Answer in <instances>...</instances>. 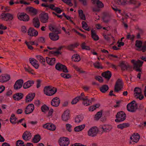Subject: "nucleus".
<instances>
[{
    "label": "nucleus",
    "instance_id": "13d9d810",
    "mask_svg": "<svg viewBox=\"0 0 146 146\" xmlns=\"http://www.w3.org/2000/svg\"><path fill=\"white\" fill-rule=\"evenodd\" d=\"M127 1V0H117V3L119 5H124Z\"/></svg>",
    "mask_w": 146,
    "mask_h": 146
},
{
    "label": "nucleus",
    "instance_id": "473e14b6",
    "mask_svg": "<svg viewBox=\"0 0 146 146\" xmlns=\"http://www.w3.org/2000/svg\"><path fill=\"white\" fill-rule=\"evenodd\" d=\"M33 23L34 26L38 28L40 26V22L38 19L37 17L33 18Z\"/></svg>",
    "mask_w": 146,
    "mask_h": 146
},
{
    "label": "nucleus",
    "instance_id": "4d7b16f0",
    "mask_svg": "<svg viewBox=\"0 0 146 146\" xmlns=\"http://www.w3.org/2000/svg\"><path fill=\"white\" fill-rule=\"evenodd\" d=\"M64 3H66L70 6H72L73 5V4L71 2V0H62Z\"/></svg>",
    "mask_w": 146,
    "mask_h": 146
},
{
    "label": "nucleus",
    "instance_id": "f3484780",
    "mask_svg": "<svg viewBox=\"0 0 146 146\" xmlns=\"http://www.w3.org/2000/svg\"><path fill=\"white\" fill-rule=\"evenodd\" d=\"M31 133L27 131L25 132L22 135L23 139L25 141L29 140L31 139Z\"/></svg>",
    "mask_w": 146,
    "mask_h": 146
},
{
    "label": "nucleus",
    "instance_id": "de8ad7c7",
    "mask_svg": "<svg viewBox=\"0 0 146 146\" xmlns=\"http://www.w3.org/2000/svg\"><path fill=\"white\" fill-rule=\"evenodd\" d=\"M86 43L85 42L82 43L81 45V47L82 49H85L87 50H90V48L89 46L86 45Z\"/></svg>",
    "mask_w": 146,
    "mask_h": 146
},
{
    "label": "nucleus",
    "instance_id": "7c9ffc66",
    "mask_svg": "<svg viewBox=\"0 0 146 146\" xmlns=\"http://www.w3.org/2000/svg\"><path fill=\"white\" fill-rule=\"evenodd\" d=\"M128 64L127 63H125V61H123L120 63L119 66L121 68V70L124 71L127 68Z\"/></svg>",
    "mask_w": 146,
    "mask_h": 146
},
{
    "label": "nucleus",
    "instance_id": "052dcab7",
    "mask_svg": "<svg viewBox=\"0 0 146 146\" xmlns=\"http://www.w3.org/2000/svg\"><path fill=\"white\" fill-rule=\"evenodd\" d=\"M66 130L69 132H71L72 131L71 128L72 127V126L70 124L68 123L66 124Z\"/></svg>",
    "mask_w": 146,
    "mask_h": 146
},
{
    "label": "nucleus",
    "instance_id": "49530a36",
    "mask_svg": "<svg viewBox=\"0 0 146 146\" xmlns=\"http://www.w3.org/2000/svg\"><path fill=\"white\" fill-rule=\"evenodd\" d=\"M134 96H135V95H140V94H141V90L140 88H138L136 87L135 88L134 90Z\"/></svg>",
    "mask_w": 146,
    "mask_h": 146
},
{
    "label": "nucleus",
    "instance_id": "ddd939ff",
    "mask_svg": "<svg viewBox=\"0 0 146 146\" xmlns=\"http://www.w3.org/2000/svg\"><path fill=\"white\" fill-rule=\"evenodd\" d=\"M23 83V80L22 79H20L17 81L14 85V88L15 90L21 88Z\"/></svg>",
    "mask_w": 146,
    "mask_h": 146
},
{
    "label": "nucleus",
    "instance_id": "2eb2a0df",
    "mask_svg": "<svg viewBox=\"0 0 146 146\" xmlns=\"http://www.w3.org/2000/svg\"><path fill=\"white\" fill-rule=\"evenodd\" d=\"M140 138V135L137 133H134L132 135L130 139L132 142L137 143Z\"/></svg>",
    "mask_w": 146,
    "mask_h": 146
},
{
    "label": "nucleus",
    "instance_id": "bf43d9fd",
    "mask_svg": "<svg viewBox=\"0 0 146 146\" xmlns=\"http://www.w3.org/2000/svg\"><path fill=\"white\" fill-rule=\"evenodd\" d=\"M141 50L143 52H145L146 51V41L143 43V45H142Z\"/></svg>",
    "mask_w": 146,
    "mask_h": 146
},
{
    "label": "nucleus",
    "instance_id": "412c9836",
    "mask_svg": "<svg viewBox=\"0 0 146 146\" xmlns=\"http://www.w3.org/2000/svg\"><path fill=\"white\" fill-rule=\"evenodd\" d=\"M102 76L103 77H104L105 78L107 79L108 80H109L111 76V74L110 71L108 70L104 72H103L102 74Z\"/></svg>",
    "mask_w": 146,
    "mask_h": 146
},
{
    "label": "nucleus",
    "instance_id": "72a5a7b5",
    "mask_svg": "<svg viewBox=\"0 0 146 146\" xmlns=\"http://www.w3.org/2000/svg\"><path fill=\"white\" fill-rule=\"evenodd\" d=\"M3 14L5 15L4 18L5 19V20L6 21L8 20H11L13 19V15L12 14L9 13H3Z\"/></svg>",
    "mask_w": 146,
    "mask_h": 146
},
{
    "label": "nucleus",
    "instance_id": "5fc2aeb1",
    "mask_svg": "<svg viewBox=\"0 0 146 146\" xmlns=\"http://www.w3.org/2000/svg\"><path fill=\"white\" fill-rule=\"evenodd\" d=\"M45 38H44L42 37H39L37 39V42H41L44 43L45 42Z\"/></svg>",
    "mask_w": 146,
    "mask_h": 146
},
{
    "label": "nucleus",
    "instance_id": "338daca9",
    "mask_svg": "<svg viewBox=\"0 0 146 146\" xmlns=\"http://www.w3.org/2000/svg\"><path fill=\"white\" fill-rule=\"evenodd\" d=\"M73 30L74 31L76 32V33H77L79 35L81 36L82 37L85 38L86 37V36L85 35L82 34L80 33H79L75 29H73Z\"/></svg>",
    "mask_w": 146,
    "mask_h": 146
},
{
    "label": "nucleus",
    "instance_id": "5701e85b",
    "mask_svg": "<svg viewBox=\"0 0 146 146\" xmlns=\"http://www.w3.org/2000/svg\"><path fill=\"white\" fill-rule=\"evenodd\" d=\"M10 78L9 75L5 74L3 76H0V82H5L8 81Z\"/></svg>",
    "mask_w": 146,
    "mask_h": 146
},
{
    "label": "nucleus",
    "instance_id": "423d86ee",
    "mask_svg": "<svg viewBox=\"0 0 146 146\" xmlns=\"http://www.w3.org/2000/svg\"><path fill=\"white\" fill-rule=\"evenodd\" d=\"M56 69L59 71H62L64 73H68V71L66 66L60 63H58L55 65Z\"/></svg>",
    "mask_w": 146,
    "mask_h": 146
},
{
    "label": "nucleus",
    "instance_id": "aec40b11",
    "mask_svg": "<svg viewBox=\"0 0 146 146\" xmlns=\"http://www.w3.org/2000/svg\"><path fill=\"white\" fill-rule=\"evenodd\" d=\"M102 129L103 132H108L111 130L112 127L110 125H105L102 126Z\"/></svg>",
    "mask_w": 146,
    "mask_h": 146
},
{
    "label": "nucleus",
    "instance_id": "e433bc0d",
    "mask_svg": "<svg viewBox=\"0 0 146 146\" xmlns=\"http://www.w3.org/2000/svg\"><path fill=\"white\" fill-rule=\"evenodd\" d=\"M109 88L108 85H104L100 88V90L102 93H105L109 89Z\"/></svg>",
    "mask_w": 146,
    "mask_h": 146
},
{
    "label": "nucleus",
    "instance_id": "774afa93",
    "mask_svg": "<svg viewBox=\"0 0 146 146\" xmlns=\"http://www.w3.org/2000/svg\"><path fill=\"white\" fill-rule=\"evenodd\" d=\"M48 8L51 9L52 10H54L55 9V5L53 4H50L48 5Z\"/></svg>",
    "mask_w": 146,
    "mask_h": 146
},
{
    "label": "nucleus",
    "instance_id": "e2e57ef3",
    "mask_svg": "<svg viewBox=\"0 0 146 146\" xmlns=\"http://www.w3.org/2000/svg\"><path fill=\"white\" fill-rule=\"evenodd\" d=\"M78 98L76 97L73 99L71 102V104L73 105L76 104L79 101Z\"/></svg>",
    "mask_w": 146,
    "mask_h": 146
},
{
    "label": "nucleus",
    "instance_id": "a18cd8bd",
    "mask_svg": "<svg viewBox=\"0 0 146 146\" xmlns=\"http://www.w3.org/2000/svg\"><path fill=\"white\" fill-rule=\"evenodd\" d=\"M93 65L95 68L98 69H103V67L101 65L100 63L98 61H97L96 62L93 64Z\"/></svg>",
    "mask_w": 146,
    "mask_h": 146
},
{
    "label": "nucleus",
    "instance_id": "9d476101",
    "mask_svg": "<svg viewBox=\"0 0 146 146\" xmlns=\"http://www.w3.org/2000/svg\"><path fill=\"white\" fill-rule=\"evenodd\" d=\"M40 21L43 23H46L48 22L49 18L48 13L41 14L39 16Z\"/></svg>",
    "mask_w": 146,
    "mask_h": 146
},
{
    "label": "nucleus",
    "instance_id": "f8f14e48",
    "mask_svg": "<svg viewBox=\"0 0 146 146\" xmlns=\"http://www.w3.org/2000/svg\"><path fill=\"white\" fill-rule=\"evenodd\" d=\"M60 102V100L58 98L56 97L52 100L51 102V104L53 106L57 107L59 106Z\"/></svg>",
    "mask_w": 146,
    "mask_h": 146
},
{
    "label": "nucleus",
    "instance_id": "9b49d317",
    "mask_svg": "<svg viewBox=\"0 0 146 146\" xmlns=\"http://www.w3.org/2000/svg\"><path fill=\"white\" fill-rule=\"evenodd\" d=\"M34 109V106L33 104H29L26 107L25 113L26 114H29L33 112Z\"/></svg>",
    "mask_w": 146,
    "mask_h": 146
},
{
    "label": "nucleus",
    "instance_id": "cd10ccee",
    "mask_svg": "<svg viewBox=\"0 0 146 146\" xmlns=\"http://www.w3.org/2000/svg\"><path fill=\"white\" fill-rule=\"evenodd\" d=\"M78 46V44L76 43L74 44H71L66 46H65V48L70 50L72 51L74 48L77 47Z\"/></svg>",
    "mask_w": 146,
    "mask_h": 146
},
{
    "label": "nucleus",
    "instance_id": "39448f33",
    "mask_svg": "<svg viewBox=\"0 0 146 146\" xmlns=\"http://www.w3.org/2000/svg\"><path fill=\"white\" fill-rule=\"evenodd\" d=\"M123 84L122 80L119 78L117 80L114 86V91L118 92L123 88Z\"/></svg>",
    "mask_w": 146,
    "mask_h": 146
},
{
    "label": "nucleus",
    "instance_id": "79ce46f5",
    "mask_svg": "<svg viewBox=\"0 0 146 146\" xmlns=\"http://www.w3.org/2000/svg\"><path fill=\"white\" fill-rule=\"evenodd\" d=\"M17 118L15 117V115L14 114H12L10 118V121L12 124H15L17 122L16 121Z\"/></svg>",
    "mask_w": 146,
    "mask_h": 146
},
{
    "label": "nucleus",
    "instance_id": "a19ab883",
    "mask_svg": "<svg viewBox=\"0 0 146 146\" xmlns=\"http://www.w3.org/2000/svg\"><path fill=\"white\" fill-rule=\"evenodd\" d=\"M78 13L79 16L81 19L85 20H86V17L85 15L83 13V11L82 10H78Z\"/></svg>",
    "mask_w": 146,
    "mask_h": 146
},
{
    "label": "nucleus",
    "instance_id": "c756f323",
    "mask_svg": "<svg viewBox=\"0 0 146 146\" xmlns=\"http://www.w3.org/2000/svg\"><path fill=\"white\" fill-rule=\"evenodd\" d=\"M26 10L33 13L34 15H36L37 13V10L32 7H28L26 8Z\"/></svg>",
    "mask_w": 146,
    "mask_h": 146
},
{
    "label": "nucleus",
    "instance_id": "58836bf2",
    "mask_svg": "<svg viewBox=\"0 0 146 146\" xmlns=\"http://www.w3.org/2000/svg\"><path fill=\"white\" fill-rule=\"evenodd\" d=\"M41 139V137L39 134L35 135L33 139V142L35 143H37Z\"/></svg>",
    "mask_w": 146,
    "mask_h": 146
},
{
    "label": "nucleus",
    "instance_id": "6e6d98bb",
    "mask_svg": "<svg viewBox=\"0 0 146 146\" xmlns=\"http://www.w3.org/2000/svg\"><path fill=\"white\" fill-rule=\"evenodd\" d=\"M127 34L128 35L126 36L127 38L129 39L132 41H133L135 37L134 35H131L129 33H128Z\"/></svg>",
    "mask_w": 146,
    "mask_h": 146
},
{
    "label": "nucleus",
    "instance_id": "603ef678",
    "mask_svg": "<svg viewBox=\"0 0 146 146\" xmlns=\"http://www.w3.org/2000/svg\"><path fill=\"white\" fill-rule=\"evenodd\" d=\"M96 5L98 8H102L104 6L103 3L99 0L97 2V3Z\"/></svg>",
    "mask_w": 146,
    "mask_h": 146
},
{
    "label": "nucleus",
    "instance_id": "6e6552de",
    "mask_svg": "<svg viewBox=\"0 0 146 146\" xmlns=\"http://www.w3.org/2000/svg\"><path fill=\"white\" fill-rule=\"evenodd\" d=\"M98 132V129L96 127L91 128L88 131V134L90 136H96Z\"/></svg>",
    "mask_w": 146,
    "mask_h": 146
},
{
    "label": "nucleus",
    "instance_id": "3c124183",
    "mask_svg": "<svg viewBox=\"0 0 146 146\" xmlns=\"http://www.w3.org/2000/svg\"><path fill=\"white\" fill-rule=\"evenodd\" d=\"M24 142L21 140H18L16 142V146H25Z\"/></svg>",
    "mask_w": 146,
    "mask_h": 146
},
{
    "label": "nucleus",
    "instance_id": "a211bd4d",
    "mask_svg": "<svg viewBox=\"0 0 146 146\" xmlns=\"http://www.w3.org/2000/svg\"><path fill=\"white\" fill-rule=\"evenodd\" d=\"M43 127L44 128H46L52 131H54L56 128L55 126L54 125L50 123H46L44 125Z\"/></svg>",
    "mask_w": 146,
    "mask_h": 146
},
{
    "label": "nucleus",
    "instance_id": "0eeeda50",
    "mask_svg": "<svg viewBox=\"0 0 146 146\" xmlns=\"http://www.w3.org/2000/svg\"><path fill=\"white\" fill-rule=\"evenodd\" d=\"M69 142V139L67 137H61L59 140V143L60 146H68Z\"/></svg>",
    "mask_w": 146,
    "mask_h": 146
},
{
    "label": "nucleus",
    "instance_id": "f03ea898",
    "mask_svg": "<svg viewBox=\"0 0 146 146\" xmlns=\"http://www.w3.org/2000/svg\"><path fill=\"white\" fill-rule=\"evenodd\" d=\"M127 110L131 112H135L137 109V104L135 100L129 103L127 106Z\"/></svg>",
    "mask_w": 146,
    "mask_h": 146
},
{
    "label": "nucleus",
    "instance_id": "864d4df0",
    "mask_svg": "<svg viewBox=\"0 0 146 146\" xmlns=\"http://www.w3.org/2000/svg\"><path fill=\"white\" fill-rule=\"evenodd\" d=\"M42 111L44 112L45 111H48L49 110V108L46 105H44L41 106V108Z\"/></svg>",
    "mask_w": 146,
    "mask_h": 146
},
{
    "label": "nucleus",
    "instance_id": "ea45409f",
    "mask_svg": "<svg viewBox=\"0 0 146 146\" xmlns=\"http://www.w3.org/2000/svg\"><path fill=\"white\" fill-rule=\"evenodd\" d=\"M102 115V110H101L97 112L94 117L95 119L96 120H98L101 118Z\"/></svg>",
    "mask_w": 146,
    "mask_h": 146
},
{
    "label": "nucleus",
    "instance_id": "4c0bfd02",
    "mask_svg": "<svg viewBox=\"0 0 146 146\" xmlns=\"http://www.w3.org/2000/svg\"><path fill=\"white\" fill-rule=\"evenodd\" d=\"M72 60L75 62H78L80 60V58L79 55L75 54L73 55L72 56Z\"/></svg>",
    "mask_w": 146,
    "mask_h": 146
},
{
    "label": "nucleus",
    "instance_id": "c9c22d12",
    "mask_svg": "<svg viewBox=\"0 0 146 146\" xmlns=\"http://www.w3.org/2000/svg\"><path fill=\"white\" fill-rule=\"evenodd\" d=\"M36 57L37 59L42 63L44 66H45V59L42 56H36Z\"/></svg>",
    "mask_w": 146,
    "mask_h": 146
},
{
    "label": "nucleus",
    "instance_id": "2f4dec72",
    "mask_svg": "<svg viewBox=\"0 0 146 146\" xmlns=\"http://www.w3.org/2000/svg\"><path fill=\"white\" fill-rule=\"evenodd\" d=\"M110 15L108 13H104L103 17V22L106 23H107L109 21Z\"/></svg>",
    "mask_w": 146,
    "mask_h": 146
},
{
    "label": "nucleus",
    "instance_id": "4be33fe9",
    "mask_svg": "<svg viewBox=\"0 0 146 146\" xmlns=\"http://www.w3.org/2000/svg\"><path fill=\"white\" fill-rule=\"evenodd\" d=\"M23 96V94L21 93H17L13 95V98L14 99L17 101L21 99Z\"/></svg>",
    "mask_w": 146,
    "mask_h": 146
},
{
    "label": "nucleus",
    "instance_id": "a878e982",
    "mask_svg": "<svg viewBox=\"0 0 146 146\" xmlns=\"http://www.w3.org/2000/svg\"><path fill=\"white\" fill-rule=\"evenodd\" d=\"M30 62L35 68L37 69L39 67L38 64L36 63L37 62V60L34 58H29Z\"/></svg>",
    "mask_w": 146,
    "mask_h": 146
},
{
    "label": "nucleus",
    "instance_id": "6ab92c4d",
    "mask_svg": "<svg viewBox=\"0 0 146 146\" xmlns=\"http://www.w3.org/2000/svg\"><path fill=\"white\" fill-rule=\"evenodd\" d=\"M35 96V94L29 93L26 96L25 100L26 102H30L34 98Z\"/></svg>",
    "mask_w": 146,
    "mask_h": 146
},
{
    "label": "nucleus",
    "instance_id": "20e7f679",
    "mask_svg": "<svg viewBox=\"0 0 146 146\" xmlns=\"http://www.w3.org/2000/svg\"><path fill=\"white\" fill-rule=\"evenodd\" d=\"M126 115L123 111H121L117 112L116 115V118L115 120L116 122H119L124 121L126 119Z\"/></svg>",
    "mask_w": 146,
    "mask_h": 146
},
{
    "label": "nucleus",
    "instance_id": "8fccbe9b",
    "mask_svg": "<svg viewBox=\"0 0 146 146\" xmlns=\"http://www.w3.org/2000/svg\"><path fill=\"white\" fill-rule=\"evenodd\" d=\"M129 2L131 4H133L134 5L138 4V5L135 7L136 8H137L139 6L141 5L140 3L138 2L135 0H129Z\"/></svg>",
    "mask_w": 146,
    "mask_h": 146
},
{
    "label": "nucleus",
    "instance_id": "4468645a",
    "mask_svg": "<svg viewBox=\"0 0 146 146\" xmlns=\"http://www.w3.org/2000/svg\"><path fill=\"white\" fill-rule=\"evenodd\" d=\"M70 117V112L68 110H66L64 111L62 116V120L65 121H67Z\"/></svg>",
    "mask_w": 146,
    "mask_h": 146
},
{
    "label": "nucleus",
    "instance_id": "c03bdc74",
    "mask_svg": "<svg viewBox=\"0 0 146 146\" xmlns=\"http://www.w3.org/2000/svg\"><path fill=\"white\" fill-rule=\"evenodd\" d=\"M24 69L27 72L32 74H34L33 70L31 69V68L28 65H27V67H24Z\"/></svg>",
    "mask_w": 146,
    "mask_h": 146
},
{
    "label": "nucleus",
    "instance_id": "f704fd0d",
    "mask_svg": "<svg viewBox=\"0 0 146 146\" xmlns=\"http://www.w3.org/2000/svg\"><path fill=\"white\" fill-rule=\"evenodd\" d=\"M91 33L92 38L94 40L97 41L99 39V37L96 35L95 30H92L91 31Z\"/></svg>",
    "mask_w": 146,
    "mask_h": 146
},
{
    "label": "nucleus",
    "instance_id": "393cba45",
    "mask_svg": "<svg viewBox=\"0 0 146 146\" xmlns=\"http://www.w3.org/2000/svg\"><path fill=\"white\" fill-rule=\"evenodd\" d=\"M143 43L142 41L136 40L135 41V46L137 48L136 50L138 51H141V49L142 47Z\"/></svg>",
    "mask_w": 146,
    "mask_h": 146
},
{
    "label": "nucleus",
    "instance_id": "09e8293b",
    "mask_svg": "<svg viewBox=\"0 0 146 146\" xmlns=\"http://www.w3.org/2000/svg\"><path fill=\"white\" fill-rule=\"evenodd\" d=\"M83 118L80 115H77L75 118V122L79 123L83 120Z\"/></svg>",
    "mask_w": 146,
    "mask_h": 146
},
{
    "label": "nucleus",
    "instance_id": "dca6fc26",
    "mask_svg": "<svg viewBox=\"0 0 146 146\" xmlns=\"http://www.w3.org/2000/svg\"><path fill=\"white\" fill-rule=\"evenodd\" d=\"M28 33L30 36H36L38 35V33L33 28H30L28 30Z\"/></svg>",
    "mask_w": 146,
    "mask_h": 146
},
{
    "label": "nucleus",
    "instance_id": "b1692460",
    "mask_svg": "<svg viewBox=\"0 0 146 146\" xmlns=\"http://www.w3.org/2000/svg\"><path fill=\"white\" fill-rule=\"evenodd\" d=\"M34 81L33 80H29L25 83L23 85L24 89H27L31 87L34 84Z\"/></svg>",
    "mask_w": 146,
    "mask_h": 146
},
{
    "label": "nucleus",
    "instance_id": "7ed1b4c3",
    "mask_svg": "<svg viewBox=\"0 0 146 146\" xmlns=\"http://www.w3.org/2000/svg\"><path fill=\"white\" fill-rule=\"evenodd\" d=\"M44 91V93L46 95L51 96L56 93L57 91V89L54 88H52L51 86H45Z\"/></svg>",
    "mask_w": 146,
    "mask_h": 146
},
{
    "label": "nucleus",
    "instance_id": "0e129e2a",
    "mask_svg": "<svg viewBox=\"0 0 146 146\" xmlns=\"http://www.w3.org/2000/svg\"><path fill=\"white\" fill-rule=\"evenodd\" d=\"M54 11H55L58 13H60L62 12L63 11L62 10H61L59 7H55V9Z\"/></svg>",
    "mask_w": 146,
    "mask_h": 146
},
{
    "label": "nucleus",
    "instance_id": "37998d69",
    "mask_svg": "<svg viewBox=\"0 0 146 146\" xmlns=\"http://www.w3.org/2000/svg\"><path fill=\"white\" fill-rule=\"evenodd\" d=\"M85 127V125H81L75 127L74 128V130L75 131L79 132L82 130Z\"/></svg>",
    "mask_w": 146,
    "mask_h": 146
},
{
    "label": "nucleus",
    "instance_id": "69168bd1",
    "mask_svg": "<svg viewBox=\"0 0 146 146\" xmlns=\"http://www.w3.org/2000/svg\"><path fill=\"white\" fill-rule=\"evenodd\" d=\"M135 97H136V98H139L140 100H142L144 96L143 95H142L141 94L139 95H135Z\"/></svg>",
    "mask_w": 146,
    "mask_h": 146
},
{
    "label": "nucleus",
    "instance_id": "f257e3e1",
    "mask_svg": "<svg viewBox=\"0 0 146 146\" xmlns=\"http://www.w3.org/2000/svg\"><path fill=\"white\" fill-rule=\"evenodd\" d=\"M131 62L133 64V69L136 71L141 72V70L140 68L142 65L143 63V61H141L139 60H138L135 61L134 60H131Z\"/></svg>",
    "mask_w": 146,
    "mask_h": 146
},
{
    "label": "nucleus",
    "instance_id": "c85d7f7f",
    "mask_svg": "<svg viewBox=\"0 0 146 146\" xmlns=\"http://www.w3.org/2000/svg\"><path fill=\"white\" fill-rule=\"evenodd\" d=\"M46 60L47 63L50 65L52 66L53 65L55 60V58H50L48 57L46 58Z\"/></svg>",
    "mask_w": 146,
    "mask_h": 146
},
{
    "label": "nucleus",
    "instance_id": "bb28decb",
    "mask_svg": "<svg viewBox=\"0 0 146 146\" xmlns=\"http://www.w3.org/2000/svg\"><path fill=\"white\" fill-rule=\"evenodd\" d=\"M49 36L50 39L53 41L57 40L59 38V36L53 33H50L49 34Z\"/></svg>",
    "mask_w": 146,
    "mask_h": 146
},
{
    "label": "nucleus",
    "instance_id": "1a4fd4ad",
    "mask_svg": "<svg viewBox=\"0 0 146 146\" xmlns=\"http://www.w3.org/2000/svg\"><path fill=\"white\" fill-rule=\"evenodd\" d=\"M18 19L21 21H28L29 19V18L28 15L26 13H21L18 14L17 15Z\"/></svg>",
    "mask_w": 146,
    "mask_h": 146
},
{
    "label": "nucleus",
    "instance_id": "680f3d73",
    "mask_svg": "<svg viewBox=\"0 0 146 146\" xmlns=\"http://www.w3.org/2000/svg\"><path fill=\"white\" fill-rule=\"evenodd\" d=\"M95 79L98 80L100 82L102 83L103 82V80L102 78L100 76H96L95 77Z\"/></svg>",
    "mask_w": 146,
    "mask_h": 146
}]
</instances>
